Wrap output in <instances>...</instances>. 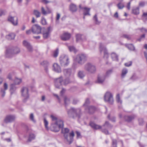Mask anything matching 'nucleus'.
<instances>
[{"label": "nucleus", "instance_id": "nucleus-1", "mask_svg": "<svg viewBox=\"0 0 147 147\" xmlns=\"http://www.w3.org/2000/svg\"><path fill=\"white\" fill-rule=\"evenodd\" d=\"M55 86L56 88H59L62 85H66L70 83V81L68 78L64 80L63 77L61 76L54 80Z\"/></svg>", "mask_w": 147, "mask_h": 147}, {"label": "nucleus", "instance_id": "nucleus-2", "mask_svg": "<svg viewBox=\"0 0 147 147\" xmlns=\"http://www.w3.org/2000/svg\"><path fill=\"white\" fill-rule=\"evenodd\" d=\"M20 49L17 47H14L11 49H8L6 50L5 56L7 58H11L19 53Z\"/></svg>", "mask_w": 147, "mask_h": 147}, {"label": "nucleus", "instance_id": "nucleus-3", "mask_svg": "<svg viewBox=\"0 0 147 147\" xmlns=\"http://www.w3.org/2000/svg\"><path fill=\"white\" fill-rule=\"evenodd\" d=\"M84 70L90 74H94L96 71V66L93 64L88 62L85 64L84 66Z\"/></svg>", "mask_w": 147, "mask_h": 147}, {"label": "nucleus", "instance_id": "nucleus-4", "mask_svg": "<svg viewBox=\"0 0 147 147\" xmlns=\"http://www.w3.org/2000/svg\"><path fill=\"white\" fill-rule=\"evenodd\" d=\"M63 126V121L61 120H58L56 123L51 124L50 129L52 131L58 132L60 128H62Z\"/></svg>", "mask_w": 147, "mask_h": 147}, {"label": "nucleus", "instance_id": "nucleus-5", "mask_svg": "<svg viewBox=\"0 0 147 147\" xmlns=\"http://www.w3.org/2000/svg\"><path fill=\"white\" fill-rule=\"evenodd\" d=\"M87 55L86 54L81 53L76 56L75 61L78 63L80 65H82L87 61Z\"/></svg>", "mask_w": 147, "mask_h": 147}, {"label": "nucleus", "instance_id": "nucleus-6", "mask_svg": "<svg viewBox=\"0 0 147 147\" xmlns=\"http://www.w3.org/2000/svg\"><path fill=\"white\" fill-rule=\"evenodd\" d=\"M59 61L62 66L66 67L69 63V59L67 56L65 55H62L59 58Z\"/></svg>", "mask_w": 147, "mask_h": 147}, {"label": "nucleus", "instance_id": "nucleus-7", "mask_svg": "<svg viewBox=\"0 0 147 147\" xmlns=\"http://www.w3.org/2000/svg\"><path fill=\"white\" fill-rule=\"evenodd\" d=\"M21 92L22 95L24 98L23 101V102H25L29 97L28 89L26 87H23L21 88Z\"/></svg>", "mask_w": 147, "mask_h": 147}, {"label": "nucleus", "instance_id": "nucleus-8", "mask_svg": "<svg viewBox=\"0 0 147 147\" xmlns=\"http://www.w3.org/2000/svg\"><path fill=\"white\" fill-rule=\"evenodd\" d=\"M80 113V109H76L71 108L67 111L68 116L70 117H74L73 114H75L77 116L79 117V115Z\"/></svg>", "mask_w": 147, "mask_h": 147}, {"label": "nucleus", "instance_id": "nucleus-9", "mask_svg": "<svg viewBox=\"0 0 147 147\" xmlns=\"http://www.w3.org/2000/svg\"><path fill=\"white\" fill-rule=\"evenodd\" d=\"M104 100L105 102H108L110 104H113V95L109 92H106L104 96Z\"/></svg>", "mask_w": 147, "mask_h": 147}, {"label": "nucleus", "instance_id": "nucleus-10", "mask_svg": "<svg viewBox=\"0 0 147 147\" xmlns=\"http://www.w3.org/2000/svg\"><path fill=\"white\" fill-rule=\"evenodd\" d=\"M74 136V132L72 131L71 133H69V134L67 135L66 138L65 137H64L65 141L67 144H71L73 141V137Z\"/></svg>", "mask_w": 147, "mask_h": 147}, {"label": "nucleus", "instance_id": "nucleus-11", "mask_svg": "<svg viewBox=\"0 0 147 147\" xmlns=\"http://www.w3.org/2000/svg\"><path fill=\"white\" fill-rule=\"evenodd\" d=\"M41 28L38 25H34L32 26L31 28V31L34 34H38L41 33Z\"/></svg>", "mask_w": 147, "mask_h": 147}, {"label": "nucleus", "instance_id": "nucleus-12", "mask_svg": "<svg viewBox=\"0 0 147 147\" xmlns=\"http://www.w3.org/2000/svg\"><path fill=\"white\" fill-rule=\"evenodd\" d=\"M100 51L101 53L103 52L104 57L107 58L108 57V54L107 50L102 43H100L99 46Z\"/></svg>", "mask_w": 147, "mask_h": 147}, {"label": "nucleus", "instance_id": "nucleus-13", "mask_svg": "<svg viewBox=\"0 0 147 147\" xmlns=\"http://www.w3.org/2000/svg\"><path fill=\"white\" fill-rule=\"evenodd\" d=\"M51 27L49 26L43 31L42 34L44 39H47L50 36L51 32Z\"/></svg>", "mask_w": 147, "mask_h": 147}, {"label": "nucleus", "instance_id": "nucleus-14", "mask_svg": "<svg viewBox=\"0 0 147 147\" xmlns=\"http://www.w3.org/2000/svg\"><path fill=\"white\" fill-rule=\"evenodd\" d=\"M106 76L103 74H100L98 76L97 80L95 81L96 83L102 84L104 82Z\"/></svg>", "mask_w": 147, "mask_h": 147}, {"label": "nucleus", "instance_id": "nucleus-15", "mask_svg": "<svg viewBox=\"0 0 147 147\" xmlns=\"http://www.w3.org/2000/svg\"><path fill=\"white\" fill-rule=\"evenodd\" d=\"M8 20L14 25H17L18 24V19L16 16L12 17L9 16L8 18Z\"/></svg>", "mask_w": 147, "mask_h": 147}, {"label": "nucleus", "instance_id": "nucleus-16", "mask_svg": "<svg viewBox=\"0 0 147 147\" xmlns=\"http://www.w3.org/2000/svg\"><path fill=\"white\" fill-rule=\"evenodd\" d=\"M15 119L14 115H9L6 117L4 120V121L6 123H10L14 121Z\"/></svg>", "mask_w": 147, "mask_h": 147}, {"label": "nucleus", "instance_id": "nucleus-17", "mask_svg": "<svg viewBox=\"0 0 147 147\" xmlns=\"http://www.w3.org/2000/svg\"><path fill=\"white\" fill-rule=\"evenodd\" d=\"M71 36L70 34L67 32L63 33L61 36V38L63 40L66 41L68 40Z\"/></svg>", "mask_w": 147, "mask_h": 147}, {"label": "nucleus", "instance_id": "nucleus-18", "mask_svg": "<svg viewBox=\"0 0 147 147\" xmlns=\"http://www.w3.org/2000/svg\"><path fill=\"white\" fill-rule=\"evenodd\" d=\"M53 70L56 73H60L61 71L60 65L57 63H55L53 66Z\"/></svg>", "mask_w": 147, "mask_h": 147}, {"label": "nucleus", "instance_id": "nucleus-19", "mask_svg": "<svg viewBox=\"0 0 147 147\" xmlns=\"http://www.w3.org/2000/svg\"><path fill=\"white\" fill-rule=\"evenodd\" d=\"M24 46L27 49L28 51L30 52L32 51V48L30 44L26 41L24 40L23 42Z\"/></svg>", "mask_w": 147, "mask_h": 147}, {"label": "nucleus", "instance_id": "nucleus-20", "mask_svg": "<svg viewBox=\"0 0 147 147\" xmlns=\"http://www.w3.org/2000/svg\"><path fill=\"white\" fill-rule=\"evenodd\" d=\"M76 41L78 42L80 41H84L86 40V36L83 35L77 34L76 35Z\"/></svg>", "mask_w": 147, "mask_h": 147}, {"label": "nucleus", "instance_id": "nucleus-21", "mask_svg": "<svg viewBox=\"0 0 147 147\" xmlns=\"http://www.w3.org/2000/svg\"><path fill=\"white\" fill-rule=\"evenodd\" d=\"M8 88V85L6 83H5L3 85V88H1V94L2 97L5 96V91Z\"/></svg>", "mask_w": 147, "mask_h": 147}, {"label": "nucleus", "instance_id": "nucleus-22", "mask_svg": "<svg viewBox=\"0 0 147 147\" xmlns=\"http://www.w3.org/2000/svg\"><path fill=\"white\" fill-rule=\"evenodd\" d=\"M90 126L93 129H97L101 128V127L100 126L92 122H90L89 123Z\"/></svg>", "mask_w": 147, "mask_h": 147}, {"label": "nucleus", "instance_id": "nucleus-23", "mask_svg": "<svg viewBox=\"0 0 147 147\" xmlns=\"http://www.w3.org/2000/svg\"><path fill=\"white\" fill-rule=\"evenodd\" d=\"M78 76L80 79L83 78L85 76L84 71L83 70H79L78 72Z\"/></svg>", "mask_w": 147, "mask_h": 147}, {"label": "nucleus", "instance_id": "nucleus-24", "mask_svg": "<svg viewBox=\"0 0 147 147\" xmlns=\"http://www.w3.org/2000/svg\"><path fill=\"white\" fill-rule=\"evenodd\" d=\"M62 132L64 134V137H65L66 138L67 137V135L69 134V129L67 128H62Z\"/></svg>", "mask_w": 147, "mask_h": 147}, {"label": "nucleus", "instance_id": "nucleus-25", "mask_svg": "<svg viewBox=\"0 0 147 147\" xmlns=\"http://www.w3.org/2000/svg\"><path fill=\"white\" fill-rule=\"evenodd\" d=\"M111 57L113 60L118 61V56L115 53L113 52L111 54Z\"/></svg>", "mask_w": 147, "mask_h": 147}, {"label": "nucleus", "instance_id": "nucleus-26", "mask_svg": "<svg viewBox=\"0 0 147 147\" xmlns=\"http://www.w3.org/2000/svg\"><path fill=\"white\" fill-rule=\"evenodd\" d=\"M90 9L86 7H84L83 8V14L84 16L86 15L90 16V14L89 13Z\"/></svg>", "mask_w": 147, "mask_h": 147}, {"label": "nucleus", "instance_id": "nucleus-27", "mask_svg": "<svg viewBox=\"0 0 147 147\" xmlns=\"http://www.w3.org/2000/svg\"><path fill=\"white\" fill-rule=\"evenodd\" d=\"M41 65L45 67V71L47 72L48 71L47 67L49 65V63L47 61H44L41 63Z\"/></svg>", "mask_w": 147, "mask_h": 147}, {"label": "nucleus", "instance_id": "nucleus-28", "mask_svg": "<svg viewBox=\"0 0 147 147\" xmlns=\"http://www.w3.org/2000/svg\"><path fill=\"white\" fill-rule=\"evenodd\" d=\"M136 117V116L134 115L126 116L124 118L126 121L130 122L133 120Z\"/></svg>", "mask_w": 147, "mask_h": 147}, {"label": "nucleus", "instance_id": "nucleus-29", "mask_svg": "<svg viewBox=\"0 0 147 147\" xmlns=\"http://www.w3.org/2000/svg\"><path fill=\"white\" fill-rule=\"evenodd\" d=\"M70 9L72 12L76 11L77 10V7L76 5L73 3H71L69 6Z\"/></svg>", "mask_w": 147, "mask_h": 147}, {"label": "nucleus", "instance_id": "nucleus-30", "mask_svg": "<svg viewBox=\"0 0 147 147\" xmlns=\"http://www.w3.org/2000/svg\"><path fill=\"white\" fill-rule=\"evenodd\" d=\"M88 112L90 114H92L96 110L95 107L93 106H90L88 107Z\"/></svg>", "mask_w": 147, "mask_h": 147}, {"label": "nucleus", "instance_id": "nucleus-31", "mask_svg": "<svg viewBox=\"0 0 147 147\" xmlns=\"http://www.w3.org/2000/svg\"><path fill=\"white\" fill-rule=\"evenodd\" d=\"M132 13L135 15H137L139 13V7H134L132 9Z\"/></svg>", "mask_w": 147, "mask_h": 147}, {"label": "nucleus", "instance_id": "nucleus-32", "mask_svg": "<svg viewBox=\"0 0 147 147\" xmlns=\"http://www.w3.org/2000/svg\"><path fill=\"white\" fill-rule=\"evenodd\" d=\"M64 75L66 76H69L71 74V70L70 69H64L63 71Z\"/></svg>", "mask_w": 147, "mask_h": 147}, {"label": "nucleus", "instance_id": "nucleus-33", "mask_svg": "<svg viewBox=\"0 0 147 147\" xmlns=\"http://www.w3.org/2000/svg\"><path fill=\"white\" fill-rule=\"evenodd\" d=\"M33 13L36 18L40 17L41 15V13L37 10H34Z\"/></svg>", "mask_w": 147, "mask_h": 147}, {"label": "nucleus", "instance_id": "nucleus-34", "mask_svg": "<svg viewBox=\"0 0 147 147\" xmlns=\"http://www.w3.org/2000/svg\"><path fill=\"white\" fill-rule=\"evenodd\" d=\"M117 6L119 9H122L125 7L124 3L122 1H120L117 4Z\"/></svg>", "mask_w": 147, "mask_h": 147}, {"label": "nucleus", "instance_id": "nucleus-35", "mask_svg": "<svg viewBox=\"0 0 147 147\" xmlns=\"http://www.w3.org/2000/svg\"><path fill=\"white\" fill-rule=\"evenodd\" d=\"M15 35L14 33H10L6 36V38L9 40H11L14 38Z\"/></svg>", "mask_w": 147, "mask_h": 147}, {"label": "nucleus", "instance_id": "nucleus-36", "mask_svg": "<svg viewBox=\"0 0 147 147\" xmlns=\"http://www.w3.org/2000/svg\"><path fill=\"white\" fill-rule=\"evenodd\" d=\"M17 87L16 86L15 84H12L10 85V91L11 94L13 92L16 90Z\"/></svg>", "mask_w": 147, "mask_h": 147}, {"label": "nucleus", "instance_id": "nucleus-37", "mask_svg": "<svg viewBox=\"0 0 147 147\" xmlns=\"http://www.w3.org/2000/svg\"><path fill=\"white\" fill-rule=\"evenodd\" d=\"M44 123L46 129L47 130H49L50 129V128L48 126V122L45 118L44 119Z\"/></svg>", "mask_w": 147, "mask_h": 147}, {"label": "nucleus", "instance_id": "nucleus-38", "mask_svg": "<svg viewBox=\"0 0 147 147\" xmlns=\"http://www.w3.org/2000/svg\"><path fill=\"white\" fill-rule=\"evenodd\" d=\"M128 70L126 68H123L122 71L121 76L122 78L124 77L126 74L127 73Z\"/></svg>", "mask_w": 147, "mask_h": 147}, {"label": "nucleus", "instance_id": "nucleus-39", "mask_svg": "<svg viewBox=\"0 0 147 147\" xmlns=\"http://www.w3.org/2000/svg\"><path fill=\"white\" fill-rule=\"evenodd\" d=\"M68 49L70 52H73L76 53L77 52V50L73 46H70L68 47Z\"/></svg>", "mask_w": 147, "mask_h": 147}, {"label": "nucleus", "instance_id": "nucleus-40", "mask_svg": "<svg viewBox=\"0 0 147 147\" xmlns=\"http://www.w3.org/2000/svg\"><path fill=\"white\" fill-rule=\"evenodd\" d=\"M22 82V79L16 77L14 80V83L15 84H19Z\"/></svg>", "mask_w": 147, "mask_h": 147}, {"label": "nucleus", "instance_id": "nucleus-41", "mask_svg": "<svg viewBox=\"0 0 147 147\" xmlns=\"http://www.w3.org/2000/svg\"><path fill=\"white\" fill-rule=\"evenodd\" d=\"M35 135L33 134H30L29 135L28 141L29 142L31 141L32 140L35 139Z\"/></svg>", "mask_w": 147, "mask_h": 147}, {"label": "nucleus", "instance_id": "nucleus-42", "mask_svg": "<svg viewBox=\"0 0 147 147\" xmlns=\"http://www.w3.org/2000/svg\"><path fill=\"white\" fill-rule=\"evenodd\" d=\"M126 46L130 50L134 51L135 50L134 46L131 44L126 45Z\"/></svg>", "mask_w": 147, "mask_h": 147}, {"label": "nucleus", "instance_id": "nucleus-43", "mask_svg": "<svg viewBox=\"0 0 147 147\" xmlns=\"http://www.w3.org/2000/svg\"><path fill=\"white\" fill-rule=\"evenodd\" d=\"M59 49H57L55 50L54 51L53 53V57H57L59 54Z\"/></svg>", "mask_w": 147, "mask_h": 147}, {"label": "nucleus", "instance_id": "nucleus-44", "mask_svg": "<svg viewBox=\"0 0 147 147\" xmlns=\"http://www.w3.org/2000/svg\"><path fill=\"white\" fill-rule=\"evenodd\" d=\"M93 19L96 24H99L100 23V22H99L98 20V18L96 15V14L94 15V16Z\"/></svg>", "mask_w": 147, "mask_h": 147}, {"label": "nucleus", "instance_id": "nucleus-45", "mask_svg": "<svg viewBox=\"0 0 147 147\" xmlns=\"http://www.w3.org/2000/svg\"><path fill=\"white\" fill-rule=\"evenodd\" d=\"M51 117L52 119V121H54V123L57 122V121L58 120H61L60 119H57L56 117L53 115H51Z\"/></svg>", "mask_w": 147, "mask_h": 147}, {"label": "nucleus", "instance_id": "nucleus-46", "mask_svg": "<svg viewBox=\"0 0 147 147\" xmlns=\"http://www.w3.org/2000/svg\"><path fill=\"white\" fill-rule=\"evenodd\" d=\"M116 100L117 102L120 104H121L122 103V101L120 99V96L119 94H117L116 96Z\"/></svg>", "mask_w": 147, "mask_h": 147}, {"label": "nucleus", "instance_id": "nucleus-47", "mask_svg": "<svg viewBox=\"0 0 147 147\" xmlns=\"http://www.w3.org/2000/svg\"><path fill=\"white\" fill-rule=\"evenodd\" d=\"M41 23L43 25L47 24V22L44 18L42 17L41 20Z\"/></svg>", "mask_w": 147, "mask_h": 147}, {"label": "nucleus", "instance_id": "nucleus-48", "mask_svg": "<svg viewBox=\"0 0 147 147\" xmlns=\"http://www.w3.org/2000/svg\"><path fill=\"white\" fill-rule=\"evenodd\" d=\"M103 126L108 128H111L112 127V126L107 121H106L105 122V124L103 125Z\"/></svg>", "mask_w": 147, "mask_h": 147}, {"label": "nucleus", "instance_id": "nucleus-49", "mask_svg": "<svg viewBox=\"0 0 147 147\" xmlns=\"http://www.w3.org/2000/svg\"><path fill=\"white\" fill-rule=\"evenodd\" d=\"M113 72V70L112 69H110L108 70L106 72L105 75L106 77L108 76L111 74Z\"/></svg>", "mask_w": 147, "mask_h": 147}, {"label": "nucleus", "instance_id": "nucleus-50", "mask_svg": "<svg viewBox=\"0 0 147 147\" xmlns=\"http://www.w3.org/2000/svg\"><path fill=\"white\" fill-rule=\"evenodd\" d=\"M64 100L65 105H67L69 103L70 100L67 97L65 96L64 98Z\"/></svg>", "mask_w": 147, "mask_h": 147}, {"label": "nucleus", "instance_id": "nucleus-51", "mask_svg": "<svg viewBox=\"0 0 147 147\" xmlns=\"http://www.w3.org/2000/svg\"><path fill=\"white\" fill-rule=\"evenodd\" d=\"M30 118L31 121L32 122L34 123H35L36 122V121L34 119V116L33 113L30 114Z\"/></svg>", "mask_w": 147, "mask_h": 147}, {"label": "nucleus", "instance_id": "nucleus-52", "mask_svg": "<svg viewBox=\"0 0 147 147\" xmlns=\"http://www.w3.org/2000/svg\"><path fill=\"white\" fill-rule=\"evenodd\" d=\"M41 11L42 14L44 15H45L47 14V11H46L45 8L43 7H41Z\"/></svg>", "mask_w": 147, "mask_h": 147}, {"label": "nucleus", "instance_id": "nucleus-53", "mask_svg": "<svg viewBox=\"0 0 147 147\" xmlns=\"http://www.w3.org/2000/svg\"><path fill=\"white\" fill-rule=\"evenodd\" d=\"M60 14L58 13H57V16H56V22L57 23H59L58 20L60 18Z\"/></svg>", "mask_w": 147, "mask_h": 147}, {"label": "nucleus", "instance_id": "nucleus-54", "mask_svg": "<svg viewBox=\"0 0 147 147\" xmlns=\"http://www.w3.org/2000/svg\"><path fill=\"white\" fill-rule=\"evenodd\" d=\"M112 147H117L116 140H112Z\"/></svg>", "mask_w": 147, "mask_h": 147}, {"label": "nucleus", "instance_id": "nucleus-55", "mask_svg": "<svg viewBox=\"0 0 147 147\" xmlns=\"http://www.w3.org/2000/svg\"><path fill=\"white\" fill-rule=\"evenodd\" d=\"M132 63L131 61H129L128 62L125 63V65L127 67H129L131 65Z\"/></svg>", "mask_w": 147, "mask_h": 147}, {"label": "nucleus", "instance_id": "nucleus-56", "mask_svg": "<svg viewBox=\"0 0 147 147\" xmlns=\"http://www.w3.org/2000/svg\"><path fill=\"white\" fill-rule=\"evenodd\" d=\"M123 37L126 38L128 40H129L130 39L131 37L130 36L128 35L127 34H124L123 35Z\"/></svg>", "mask_w": 147, "mask_h": 147}, {"label": "nucleus", "instance_id": "nucleus-57", "mask_svg": "<svg viewBox=\"0 0 147 147\" xmlns=\"http://www.w3.org/2000/svg\"><path fill=\"white\" fill-rule=\"evenodd\" d=\"M139 123L140 125H142L144 123V121L142 119L140 118L139 119Z\"/></svg>", "mask_w": 147, "mask_h": 147}, {"label": "nucleus", "instance_id": "nucleus-58", "mask_svg": "<svg viewBox=\"0 0 147 147\" xmlns=\"http://www.w3.org/2000/svg\"><path fill=\"white\" fill-rule=\"evenodd\" d=\"M89 102H90L88 98L86 99V100L85 103L84 105V106H87V105L89 103Z\"/></svg>", "mask_w": 147, "mask_h": 147}, {"label": "nucleus", "instance_id": "nucleus-59", "mask_svg": "<svg viewBox=\"0 0 147 147\" xmlns=\"http://www.w3.org/2000/svg\"><path fill=\"white\" fill-rule=\"evenodd\" d=\"M145 37V34H143V35H142L138 39V40L139 41H141V40L142 39L144 38Z\"/></svg>", "mask_w": 147, "mask_h": 147}, {"label": "nucleus", "instance_id": "nucleus-60", "mask_svg": "<svg viewBox=\"0 0 147 147\" xmlns=\"http://www.w3.org/2000/svg\"><path fill=\"white\" fill-rule=\"evenodd\" d=\"M76 133L77 134V138H80L81 137V135L80 132L77 131L76 132Z\"/></svg>", "mask_w": 147, "mask_h": 147}, {"label": "nucleus", "instance_id": "nucleus-61", "mask_svg": "<svg viewBox=\"0 0 147 147\" xmlns=\"http://www.w3.org/2000/svg\"><path fill=\"white\" fill-rule=\"evenodd\" d=\"M130 4H131V1H129V2L127 5L126 6V7L128 10H129L130 9Z\"/></svg>", "mask_w": 147, "mask_h": 147}, {"label": "nucleus", "instance_id": "nucleus-62", "mask_svg": "<svg viewBox=\"0 0 147 147\" xmlns=\"http://www.w3.org/2000/svg\"><path fill=\"white\" fill-rule=\"evenodd\" d=\"M138 78V77L135 75H134L131 78V79L133 80H135Z\"/></svg>", "mask_w": 147, "mask_h": 147}, {"label": "nucleus", "instance_id": "nucleus-63", "mask_svg": "<svg viewBox=\"0 0 147 147\" xmlns=\"http://www.w3.org/2000/svg\"><path fill=\"white\" fill-rule=\"evenodd\" d=\"M102 131L106 134H109V133L107 130L105 129H102Z\"/></svg>", "mask_w": 147, "mask_h": 147}, {"label": "nucleus", "instance_id": "nucleus-64", "mask_svg": "<svg viewBox=\"0 0 147 147\" xmlns=\"http://www.w3.org/2000/svg\"><path fill=\"white\" fill-rule=\"evenodd\" d=\"M140 30H141V32H147V30H146L145 28H142L140 29Z\"/></svg>", "mask_w": 147, "mask_h": 147}]
</instances>
